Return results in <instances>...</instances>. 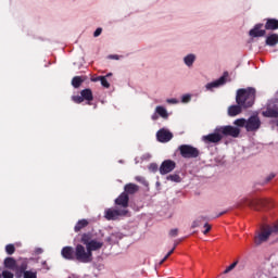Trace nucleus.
Masks as SVG:
<instances>
[{"label": "nucleus", "mask_w": 278, "mask_h": 278, "mask_svg": "<svg viewBox=\"0 0 278 278\" xmlns=\"http://www.w3.org/2000/svg\"><path fill=\"white\" fill-rule=\"evenodd\" d=\"M192 100V96L190 93H186L181 97V103H190Z\"/></svg>", "instance_id": "34"}, {"label": "nucleus", "mask_w": 278, "mask_h": 278, "mask_svg": "<svg viewBox=\"0 0 278 278\" xmlns=\"http://www.w3.org/2000/svg\"><path fill=\"white\" fill-rule=\"evenodd\" d=\"M265 45H267V47H276V45H278V34L268 35Z\"/></svg>", "instance_id": "21"}, {"label": "nucleus", "mask_w": 278, "mask_h": 278, "mask_svg": "<svg viewBox=\"0 0 278 278\" xmlns=\"http://www.w3.org/2000/svg\"><path fill=\"white\" fill-rule=\"evenodd\" d=\"M100 84L101 86H103V88H110V84L108 81V78H105V76H102Z\"/></svg>", "instance_id": "36"}, {"label": "nucleus", "mask_w": 278, "mask_h": 278, "mask_svg": "<svg viewBox=\"0 0 278 278\" xmlns=\"http://www.w3.org/2000/svg\"><path fill=\"white\" fill-rule=\"evenodd\" d=\"M262 127V121L260 116L252 115L248 119H245V130L247 131H257Z\"/></svg>", "instance_id": "8"}, {"label": "nucleus", "mask_w": 278, "mask_h": 278, "mask_svg": "<svg viewBox=\"0 0 278 278\" xmlns=\"http://www.w3.org/2000/svg\"><path fill=\"white\" fill-rule=\"evenodd\" d=\"M178 233H179V229H177V228H174V229H172V230L169 231V236H170L172 238H177Z\"/></svg>", "instance_id": "41"}, {"label": "nucleus", "mask_w": 278, "mask_h": 278, "mask_svg": "<svg viewBox=\"0 0 278 278\" xmlns=\"http://www.w3.org/2000/svg\"><path fill=\"white\" fill-rule=\"evenodd\" d=\"M81 84H84V79H81L79 76H75L73 79H72V86L74 88H79V86H81Z\"/></svg>", "instance_id": "28"}, {"label": "nucleus", "mask_w": 278, "mask_h": 278, "mask_svg": "<svg viewBox=\"0 0 278 278\" xmlns=\"http://www.w3.org/2000/svg\"><path fill=\"white\" fill-rule=\"evenodd\" d=\"M227 72L224 73L223 76H220L218 79L212 81V83H207L205 85L206 90H208L210 92H212L214 90V88H220V86H225V84H227Z\"/></svg>", "instance_id": "11"}, {"label": "nucleus", "mask_w": 278, "mask_h": 278, "mask_svg": "<svg viewBox=\"0 0 278 278\" xmlns=\"http://www.w3.org/2000/svg\"><path fill=\"white\" fill-rule=\"evenodd\" d=\"M104 77L105 79H108V77H112V73L106 74Z\"/></svg>", "instance_id": "52"}, {"label": "nucleus", "mask_w": 278, "mask_h": 278, "mask_svg": "<svg viewBox=\"0 0 278 278\" xmlns=\"http://www.w3.org/2000/svg\"><path fill=\"white\" fill-rule=\"evenodd\" d=\"M4 266L5 268H9L10 270L16 269V261L13 257H7L4 260Z\"/></svg>", "instance_id": "23"}, {"label": "nucleus", "mask_w": 278, "mask_h": 278, "mask_svg": "<svg viewBox=\"0 0 278 278\" xmlns=\"http://www.w3.org/2000/svg\"><path fill=\"white\" fill-rule=\"evenodd\" d=\"M156 139L159 142H170L173 140V132L162 128L156 132Z\"/></svg>", "instance_id": "13"}, {"label": "nucleus", "mask_w": 278, "mask_h": 278, "mask_svg": "<svg viewBox=\"0 0 278 278\" xmlns=\"http://www.w3.org/2000/svg\"><path fill=\"white\" fill-rule=\"evenodd\" d=\"M175 166H177L175 161L166 160L161 164L159 170L162 175H168V173H173V170H175Z\"/></svg>", "instance_id": "12"}, {"label": "nucleus", "mask_w": 278, "mask_h": 278, "mask_svg": "<svg viewBox=\"0 0 278 278\" xmlns=\"http://www.w3.org/2000/svg\"><path fill=\"white\" fill-rule=\"evenodd\" d=\"M263 116L266 118H278V109L267 108L266 111L263 112Z\"/></svg>", "instance_id": "19"}, {"label": "nucleus", "mask_w": 278, "mask_h": 278, "mask_svg": "<svg viewBox=\"0 0 278 278\" xmlns=\"http://www.w3.org/2000/svg\"><path fill=\"white\" fill-rule=\"evenodd\" d=\"M102 78H103V76L92 77L91 81H93V83L101 81Z\"/></svg>", "instance_id": "47"}, {"label": "nucleus", "mask_w": 278, "mask_h": 278, "mask_svg": "<svg viewBox=\"0 0 278 278\" xmlns=\"http://www.w3.org/2000/svg\"><path fill=\"white\" fill-rule=\"evenodd\" d=\"M182 62L187 68H192V66H194V62H197V54L188 53L182 58Z\"/></svg>", "instance_id": "17"}, {"label": "nucleus", "mask_w": 278, "mask_h": 278, "mask_svg": "<svg viewBox=\"0 0 278 278\" xmlns=\"http://www.w3.org/2000/svg\"><path fill=\"white\" fill-rule=\"evenodd\" d=\"M2 277L3 278H14V274H12V271H10V270H3Z\"/></svg>", "instance_id": "39"}, {"label": "nucleus", "mask_w": 278, "mask_h": 278, "mask_svg": "<svg viewBox=\"0 0 278 278\" xmlns=\"http://www.w3.org/2000/svg\"><path fill=\"white\" fill-rule=\"evenodd\" d=\"M167 103L177 104V103H179V100H177L175 98L167 99Z\"/></svg>", "instance_id": "44"}, {"label": "nucleus", "mask_w": 278, "mask_h": 278, "mask_svg": "<svg viewBox=\"0 0 278 278\" xmlns=\"http://www.w3.org/2000/svg\"><path fill=\"white\" fill-rule=\"evenodd\" d=\"M155 112L159 114V116H161V118H168V111L166 108L159 105L155 108Z\"/></svg>", "instance_id": "25"}, {"label": "nucleus", "mask_w": 278, "mask_h": 278, "mask_svg": "<svg viewBox=\"0 0 278 278\" xmlns=\"http://www.w3.org/2000/svg\"><path fill=\"white\" fill-rule=\"evenodd\" d=\"M271 179H275V174H269V175L265 178V182L268 184V181H271Z\"/></svg>", "instance_id": "43"}, {"label": "nucleus", "mask_w": 278, "mask_h": 278, "mask_svg": "<svg viewBox=\"0 0 278 278\" xmlns=\"http://www.w3.org/2000/svg\"><path fill=\"white\" fill-rule=\"evenodd\" d=\"M23 278H38V271L36 270L24 271Z\"/></svg>", "instance_id": "31"}, {"label": "nucleus", "mask_w": 278, "mask_h": 278, "mask_svg": "<svg viewBox=\"0 0 278 278\" xmlns=\"http://www.w3.org/2000/svg\"><path fill=\"white\" fill-rule=\"evenodd\" d=\"M219 127V131L224 138L230 136V138H238L240 136V128L236 127V126H231V125H227V126H218Z\"/></svg>", "instance_id": "10"}, {"label": "nucleus", "mask_w": 278, "mask_h": 278, "mask_svg": "<svg viewBox=\"0 0 278 278\" xmlns=\"http://www.w3.org/2000/svg\"><path fill=\"white\" fill-rule=\"evenodd\" d=\"M42 248H37L36 250H35V253L37 254V255H40V254H42Z\"/></svg>", "instance_id": "49"}, {"label": "nucleus", "mask_w": 278, "mask_h": 278, "mask_svg": "<svg viewBox=\"0 0 278 278\" xmlns=\"http://www.w3.org/2000/svg\"><path fill=\"white\" fill-rule=\"evenodd\" d=\"M41 264H42L43 268H46V270H50L49 265H47V261H43Z\"/></svg>", "instance_id": "50"}, {"label": "nucleus", "mask_w": 278, "mask_h": 278, "mask_svg": "<svg viewBox=\"0 0 278 278\" xmlns=\"http://www.w3.org/2000/svg\"><path fill=\"white\" fill-rule=\"evenodd\" d=\"M102 31H103V28H97V29L94 30V33H93V37H94V38H99V35L102 34Z\"/></svg>", "instance_id": "42"}, {"label": "nucleus", "mask_w": 278, "mask_h": 278, "mask_svg": "<svg viewBox=\"0 0 278 278\" xmlns=\"http://www.w3.org/2000/svg\"><path fill=\"white\" fill-rule=\"evenodd\" d=\"M75 260L81 264H90L92 262V253L81 244L75 248Z\"/></svg>", "instance_id": "4"}, {"label": "nucleus", "mask_w": 278, "mask_h": 278, "mask_svg": "<svg viewBox=\"0 0 278 278\" xmlns=\"http://www.w3.org/2000/svg\"><path fill=\"white\" fill-rule=\"evenodd\" d=\"M168 258H166V256H164V258L160 262V265L164 264V262H166Z\"/></svg>", "instance_id": "51"}, {"label": "nucleus", "mask_w": 278, "mask_h": 278, "mask_svg": "<svg viewBox=\"0 0 278 278\" xmlns=\"http://www.w3.org/2000/svg\"><path fill=\"white\" fill-rule=\"evenodd\" d=\"M127 210L125 208H106L104 212V218L106 220H117L119 216H126Z\"/></svg>", "instance_id": "9"}, {"label": "nucleus", "mask_w": 278, "mask_h": 278, "mask_svg": "<svg viewBox=\"0 0 278 278\" xmlns=\"http://www.w3.org/2000/svg\"><path fill=\"white\" fill-rule=\"evenodd\" d=\"M181 157L185 160H194L201 155V151L190 144H181L178 147Z\"/></svg>", "instance_id": "5"}, {"label": "nucleus", "mask_w": 278, "mask_h": 278, "mask_svg": "<svg viewBox=\"0 0 278 278\" xmlns=\"http://www.w3.org/2000/svg\"><path fill=\"white\" fill-rule=\"evenodd\" d=\"M136 181H138L139 184H142V186H149V181H147V179H144V177L141 176H137Z\"/></svg>", "instance_id": "35"}, {"label": "nucleus", "mask_w": 278, "mask_h": 278, "mask_svg": "<svg viewBox=\"0 0 278 278\" xmlns=\"http://www.w3.org/2000/svg\"><path fill=\"white\" fill-rule=\"evenodd\" d=\"M273 233H278V222L273 224L271 226H263L261 228V231H256L254 236V244H256V247H260V244L268 242V238H270Z\"/></svg>", "instance_id": "2"}, {"label": "nucleus", "mask_w": 278, "mask_h": 278, "mask_svg": "<svg viewBox=\"0 0 278 278\" xmlns=\"http://www.w3.org/2000/svg\"><path fill=\"white\" fill-rule=\"evenodd\" d=\"M176 247H177V244H175L174 248L165 255V260H168V256H169L172 253H175Z\"/></svg>", "instance_id": "46"}, {"label": "nucleus", "mask_w": 278, "mask_h": 278, "mask_svg": "<svg viewBox=\"0 0 278 278\" xmlns=\"http://www.w3.org/2000/svg\"><path fill=\"white\" fill-rule=\"evenodd\" d=\"M74 103H84V97L83 96H74L73 98Z\"/></svg>", "instance_id": "37"}, {"label": "nucleus", "mask_w": 278, "mask_h": 278, "mask_svg": "<svg viewBox=\"0 0 278 278\" xmlns=\"http://www.w3.org/2000/svg\"><path fill=\"white\" fill-rule=\"evenodd\" d=\"M109 60H121V56L118 54H111L109 55Z\"/></svg>", "instance_id": "45"}, {"label": "nucleus", "mask_w": 278, "mask_h": 278, "mask_svg": "<svg viewBox=\"0 0 278 278\" xmlns=\"http://www.w3.org/2000/svg\"><path fill=\"white\" fill-rule=\"evenodd\" d=\"M149 170H150L151 173H157V164L151 163V164L149 165Z\"/></svg>", "instance_id": "40"}, {"label": "nucleus", "mask_w": 278, "mask_h": 278, "mask_svg": "<svg viewBox=\"0 0 278 278\" xmlns=\"http://www.w3.org/2000/svg\"><path fill=\"white\" fill-rule=\"evenodd\" d=\"M61 255L63 260L73 262L75 260V249H73V247H64L61 250Z\"/></svg>", "instance_id": "15"}, {"label": "nucleus", "mask_w": 278, "mask_h": 278, "mask_svg": "<svg viewBox=\"0 0 278 278\" xmlns=\"http://www.w3.org/2000/svg\"><path fill=\"white\" fill-rule=\"evenodd\" d=\"M151 118H152V121H157V118H159L157 112H154V113L152 114Z\"/></svg>", "instance_id": "48"}, {"label": "nucleus", "mask_w": 278, "mask_h": 278, "mask_svg": "<svg viewBox=\"0 0 278 278\" xmlns=\"http://www.w3.org/2000/svg\"><path fill=\"white\" fill-rule=\"evenodd\" d=\"M80 242L85 244L89 253H92V251H99L100 249H103V241L92 239V236L90 233H84L81 236Z\"/></svg>", "instance_id": "3"}, {"label": "nucleus", "mask_w": 278, "mask_h": 278, "mask_svg": "<svg viewBox=\"0 0 278 278\" xmlns=\"http://www.w3.org/2000/svg\"><path fill=\"white\" fill-rule=\"evenodd\" d=\"M83 99H85V101H92L94 98L92 96V90L90 89H84L81 92H80Z\"/></svg>", "instance_id": "26"}, {"label": "nucleus", "mask_w": 278, "mask_h": 278, "mask_svg": "<svg viewBox=\"0 0 278 278\" xmlns=\"http://www.w3.org/2000/svg\"><path fill=\"white\" fill-rule=\"evenodd\" d=\"M220 140H223V135L218 126L214 129V132L202 136V142L205 144H218Z\"/></svg>", "instance_id": "6"}, {"label": "nucleus", "mask_w": 278, "mask_h": 278, "mask_svg": "<svg viewBox=\"0 0 278 278\" xmlns=\"http://www.w3.org/2000/svg\"><path fill=\"white\" fill-rule=\"evenodd\" d=\"M243 203H247L249 207H253L254 210H260L261 207H270V200L268 199H244Z\"/></svg>", "instance_id": "7"}, {"label": "nucleus", "mask_w": 278, "mask_h": 278, "mask_svg": "<svg viewBox=\"0 0 278 278\" xmlns=\"http://www.w3.org/2000/svg\"><path fill=\"white\" fill-rule=\"evenodd\" d=\"M265 29L275 31L278 29V20L276 18H268L265 24Z\"/></svg>", "instance_id": "20"}, {"label": "nucleus", "mask_w": 278, "mask_h": 278, "mask_svg": "<svg viewBox=\"0 0 278 278\" xmlns=\"http://www.w3.org/2000/svg\"><path fill=\"white\" fill-rule=\"evenodd\" d=\"M203 223H207V217L199 216L195 220L192 222L191 228L197 229V227H201Z\"/></svg>", "instance_id": "22"}, {"label": "nucleus", "mask_w": 278, "mask_h": 278, "mask_svg": "<svg viewBox=\"0 0 278 278\" xmlns=\"http://www.w3.org/2000/svg\"><path fill=\"white\" fill-rule=\"evenodd\" d=\"M17 273H21V275H24L27 273V261H23L20 266L16 267Z\"/></svg>", "instance_id": "27"}, {"label": "nucleus", "mask_w": 278, "mask_h": 278, "mask_svg": "<svg viewBox=\"0 0 278 278\" xmlns=\"http://www.w3.org/2000/svg\"><path fill=\"white\" fill-rule=\"evenodd\" d=\"M115 205H117V207H122V210H127V207H129V195L122 192L118 198L115 199Z\"/></svg>", "instance_id": "14"}, {"label": "nucleus", "mask_w": 278, "mask_h": 278, "mask_svg": "<svg viewBox=\"0 0 278 278\" xmlns=\"http://www.w3.org/2000/svg\"><path fill=\"white\" fill-rule=\"evenodd\" d=\"M237 104L228 108V116H238L242 114V110L253 108L255 103V88L239 89L236 96Z\"/></svg>", "instance_id": "1"}, {"label": "nucleus", "mask_w": 278, "mask_h": 278, "mask_svg": "<svg viewBox=\"0 0 278 278\" xmlns=\"http://www.w3.org/2000/svg\"><path fill=\"white\" fill-rule=\"evenodd\" d=\"M138 190H140V187L136 184H127L124 187V193L127 194V197H129V194H136V192H138Z\"/></svg>", "instance_id": "18"}, {"label": "nucleus", "mask_w": 278, "mask_h": 278, "mask_svg": "<svg viewBox=\"0 0 278 278\" xmlns=\"http://www.w3.org/2000/svg\"><path fill=\"white\" fill-rule=\"evenodd\" d=\"M108 242H112V237L106 238Z\"/></svg>", "instance_id": "53"}, {"label": "nucleus", "mask_w": 278, "mask_h": 278, "mask_svg": "<svg viewBox=\"0 0 278 278\" xmlns=\"http://www.w3.org/2000/svg\"><path fill=\"white\" fill-rule=\"evenodd\" d=\"M167 181H174L175 184L181 182V177L178 174H172L167 176Z\"/></svg>", "instance_id": "30"}, {"label": "nucleus", "mask_w": 278, "mask_h": 278, "mask_svg": "<svg viewBox=\"0 0 278 278\" xmlns=\"http://www.w3.org/2000/svg\"><path fill=\"white\" fill-rule=\"evenodd\" d=\"M204 229L203 233L204 236H207V233H210V231H212V226L207 224V222L204 223Z\"/></svg>", "instance_id": "38"}, {"label": "nucleus", "mask_w": 278, "mask_h": 278, "mask_svg": "<svg viewBox=\"0 0 278 278\" xmlns=\"http://www.w3.org/2000/svg\"><path fill=\"white\" fill-rule=\"evenodd\" d=\"M233 125L240 129V127H244L247 129V119L245 118H238L233 122Z\"/></svg>", "instance_id": "29"}, {"label": "nucleus", "mask_w": 278, "mask_h": 278, "mask_svg": "<svg viewBox=\"0 0 278 278\" xmlns=\"http://www.w3.org/2000/svg\"><path fill=\"white\" fill-rule=\"evenodd\" d=\"M236 266H238V261L233 262L232 264H230L225 270H224V275H227L228 273H231V270H233V268H236Z\"/></svg>", "instance_id": "33"}, {"label": "nucleus", "mask_w": 278, "mask_h": 278, "mask_svg": "<svg viewBox=\"0 0 278 278\" xmlns=\"http://www.w3.org/2000/svg\"><path fill=\"white\" fill-rule=\"evenodd\" d=\"M88 222L87 219H80L77 222V224L74 227V231L77 233L79 231H81V229H85V227H88Z\"/></svg>", "instance_id": "24"}, {"label": "nucleus", "mask_w": 278, "mask_h": 278, "mask_svg": "<svg viewBox=\"0 0 278 278\" xmlns=\"http://www.w3.org/2000/svg\"><path fill=\"white\" fill-rule=\"evenodd\" d=\"M14 251H16V248H14V244H8L5 247V252L8 255H14Z\"/></svg>", "instance_id": "32"}, {"label": "nucleus", "mask_w": 278, "mask_h": 278, "mask_svg": "<svg viewBox=\"0 0 278 278\" xmlns=\"http://www.w3.org/2000/svg\"><path fill=\"white\" fill-rule=\"evenodd\" d=\"M262 27H264V24H256L254 28L250 30V36L252 38H262L266 36V30L262 29Z\"/></svg>", "instance_id": "16"}]
</instances>
